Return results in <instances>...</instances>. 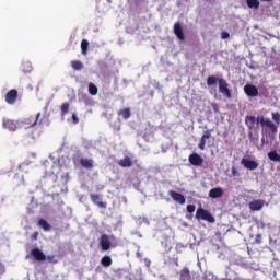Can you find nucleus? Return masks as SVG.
Listing matches in <instances>:
<instances>
[{
	"mask_svg": "<svg viewBox=\"0 0 280 280\" xmlns=\"http://www.w3.org/2000/svg\"><path fill=\"white\" fill-rule=\"evenodd\" d=\"M256 121H258V128L259 124L262 128H268V137L271 141H275V135H277V125H275V122L264 116H258L256 118Z\"/></svg>",
	"mask_w": 280,
	"mask_h": 280,
	"instance_id": "7ed1b4c3",
	"label": "nucleus"
},
{
	"mask_svg": "<svg viewBox=\"0 0 280 280\" xmlns=\"http://www.w3.org/2000/svg\"><path fill=\"white\" fill-rule=\"evenodd\" d=\"M71 67L74 71H82V69H84V63L80 60H72Z\"/></svg>",
	"mask_w": 280,
	"mask_h": 280,
	"instance_id": "5701e85b",
	"label": "nucleus"
},
{
	"mask_svg": "<svg viewBox=\"0 0 280 280\" xmlns=\"http://www.w3.org/2000/svg\"><path fill=\"white\" fill-rule=\"evenodd\" d=\"M196 220H203L206 222H210V224H213L215 222V218L211 215V212L209 210H205L203 208H198L195 215Z\"/></svg>",
	"mask_w": 280,
	"mask_h": 280,
	"instance_id": "20e7f679",
	"label": "nucleus"
},
{
	"mask_svg": "<svg viewBox=\"0 0 280 280\" xmlns=\"http://www.w3.org/2000/svg\"><path fill=\"white\" fill-rule=\"evenodd\" d=\"M81 52H82L83 56H86V54L89 52V40L82 39V42H81Z\"/></svg>",
	"mask_w": 280,
	"mask_h": 280,
	"instance_id": "bb28decb",
	"label": "nucleus"
},
{
	"mask_svg": "<svg viewBox=\"0 0 280 280\" xmlns=\"http://www.w3.org/2000/svg\"><path fill=\"white\" fill-rule=\"evenodd\" d=\"M244 92L248 97H257V95H259V90L257 89V86L252 84H246L244 86Z\"/></svg>",
	"mask_w": 280,
	"mask_h": 280,
	"instance_id": "9b49d317",
	"label": "nucleus"
},
{
	"mask_svg": "<svg viewBox=\"0 0 280 280\" xmlns=\"http://www.w3.org/2000/svg\"><path fill=\"white\" fill-rule=\"evenodd\" d=\"M245 125L247 126V135L250 143L257 145L259 143V120L255 116H246Z\"/></svg>",
	"mask_w": 280,
	"mask_h": 280,
	"instance_id": "f257e3e1",
	"label": "nucleus"
},
{
	"mask_svg": "<svg viewBox=\"0 0 280 280\" xmlns=\"http://www.w3.org/2000/svg\"><path fill=\"white\" fill-rule=\"evenodd\" d=\"M38 226H40V229H44V231H51V225L45 219L38 220Z\"/></svg>",
	"mask_w": 280,
	"mask_h": 280,
	"instance_id": "a878e982",
	"label": "nucleus"
},
{
	"mask_svg": "<svg viewBox=\"0 0 280 280\" xmlns=\"http://www.w3.org/2000/svg\"><path fill=\"white\" fill-rule=\"evenodd\" d=\"M174 34L178 38V40H185V33L183 32V26L180 22H176L174 24Z\"/></svg>",
	"mask_w": 280,
	"mask_h": 280,
	"instance_id": "4468645a",
	"label": "nucleus"
},
{
	"mask_svg": "<svg viewBox=\"0 0 280 280\" xmlns=\"http://www.w3.org/2000/svg\"><path fill=\"white\" fill-rule=\"evenodd\" d=\"M5 273V266H3V264L0 262V275H4Z\"/></svg>",
	"mask_w": 280,
	"mask_h": 280,
	"instance_id": "4c0bfd02",
	"label": "nucleus"
},
{
	"mask_svg": "<svg viewBox=\"0 0 280 280\" xmlns=\"http://www.w3.org/2000/svg\"><path fill=\"white\" fill-rule=\"evenodd\" d=\"M168 195L175 202H178V205H185V202H187V200L185 199V196H183V194H180V192L170 190Z\"/></svg>",
	"mask_w": 280,
	"mask_h": 280,
	"instance_id": "f8f14e48",
	"label": "nucleus"
},
{
	"mask_svg": "<svg viewBox=\"0 0 280 280\" xmlns=\"http://www.w3.org/2000/svg\"><path fill=\"white\" fill-rule=\"evenodd\" d=\"M49 261H51V259H54V256H48Z\"/></svg>",
	"mask_w": 280,
	"mask_h": 280,
	"instance_id": "37998d69",
	"label": "nucleus"
},
{
	"mask_svg": "<svg viewBox=\"0 0 280 280\" xmlns=\"http://www.w3.org/2000/svg\"><path fill=\"white\" fill-rule=\"evenodd\" d=\"M206 280H215V277L209 272V273H206Z\"/></svg>",
	"mask_w": 280,
	"mask_h": 280,
	"instance_id": "f704fd0d",
	"label": "nucleus"
},
{
	"mask_svg": "<svg viewBox=\"0 0 280 280\" xmlns=\"http://www.w3.org/2000/svg\"><path fill=\"white\" fill-rule=\"evenodd\" d=\"M179 279L180 280H191V270H189L187 267H184L179 271Z\"/></svg>",
	"mask_w": 280,
	"mask_h": 280,
	"instance_id": "412c9836",
	"label": "nucleus"
},
{
	"mask_svg": "<svg viewBox=\"0 0 280 280\" xmlns=\"http://www.w3.org/2000/svg\"><path fill=\"white\" fill-rule=\"evenodd\" d=\"M232 176H240V172H237V168H235V166L232 167Z\"/></svg>",
	"mask_w": 280,
	"mask_h": 280,
	"instance_id": "e433bc0d",
	"label": "nucleus"
},
{
	"mask_svg": "<svg viewBox=\"0 0 280 280\" xmlns=\"http://www.w3.org/2000/svg\"><path fill=\"white\" fill-rule=\"evenodd\" d=\"M275 275H277V272H276V271H273V276H275Z\"/></svg>",
	"mask_w": 280,
	"mask_h": 280,
	"instance_id": "a18cd8bd",
	"label": "nucleus"
},
{
	"mask_svg": "<svg viewBox=\"0 0 280 280\" xmlns=\"http://www.w3.org/2000/svg\"><path fill=\"white\" fill-rule=\"evenodd\" d=\"M207 139H211L210 130H206L203 132V135L201 136L199 144H198L199 150H205V148L207 147Z\"/></svg>",
	"mask_w": 280,
	"mask_h": 280,
	"instance_id": "2eb2a0df",
	"label": "nucleus"
},
{
	"mask_svg": "<svg viewBox=\"0 0 280 280\" xmlns=\"http://www.w3.org/2000/svg\"><path fill=\"white\" fill-rule=\"evenodd\" d=\"M256 242H257V244H261V235L258 234L256 236Z\"/></svg>",
	"mask_w": 280,
	"mask_h": 280,
	"instance_id": "a19ab883",
	"label": "nucleus"
},
{
	"mask_svg": "<svg viewBox=\"0 0 280 280\" xmlns=\"http://www.w3.org/2000/svg\"><path fill=\"white\" fill-rule=\"evenodd\" d=\"M144 264H145L147 268H150V266L152 265V261H150L149 258H144Z\"/></svg>",
	"mask_w": 280,
	"mask_h": 280,
	"instance_id": "ea45409f",
	"label": "nucleus"
},
{
	"mask_svg": "<svg viewBox=\"0 0 280 280\" xmlns=\"http://www.w3.org/2000/svg\"><path fill=\"white\" fill-rule=\"evenodd\" d=\"M242 165L246 168V170H257L259 167V163H257V161L255 160H249L246 158H243L241 161Z\"/></svg>",
	"mask_w": 280,
	"mask_h": 280,
	"instance_id": "1a4fd4ad",
	"label": "nucleus"
},
{
	"mask_svg": "<svg viewBox=\"0 0 280 280\" xmlns=\"http://www.w3.org/2000/svg\"><path fill=\"white\" fill-rule=\"evenodd\" d=\"M266 144H268V140H266V137H261V143L259 144V143H257V144H255L256 145V148H257V150H264V147L266 145Z\"/></svg>",
	"mask_w": 280,
	"mask_h": 280,
	"instance_id": "c756f323",
	"label": "nucleus"
},
{
	"mask_svg": "<svg viewBox=\"0 0 280 280\" xmlns=\"http://www.w3.org/2000/svg\"><path fill=\"white\" fill-rule=\"evenodd\" d=\"M38 119H40V113H37L35 116H28L24 119L23 124L26 128H34L38 124Z\"/></svg>",
	"mask_w": 280,
	"mask_h": 280,
	"instance_id": "0eeeda50",
	"label": "nucleus"
},
{
	"mask_svg": "<svg viewBox=\"0 0 280 280\" xmlns=\"http://www.w3.org/2000/svg\"><path fill=\"white\" fill-rule=\"evenodd\" d=\"M31 240H38V232H34L32 235H31Z\"/></svg>",
	"mask_w": 280,
	"mask_h": 280,
	"instance_id": "58836bf2",
	"label": "nucleus"
},
{
	"mask_svg": "<svg viewBox=\"0 0 280 280\" xmlns=\"http://www.w3.org/2000/svg\"><path fill=\"white\" fill-rule=\"evenodd\" d=\"M247 2V7L250 8V9H255V10H258L259 8V0H246Z\"/></svg>",
	"mask_w": 280,
	"mask_h": 280,
	"instance_id": "cd10ccee",
	"label": "nucleus"
},
{
	"mask_svg": "<svg viewBox=\"0 0 280 280\" xmlns=\"http://www.w3.org/2000/svg\"><path fill=\"white\" fill-rule=\"evenodd\" d=\"M101 264L102 266H104V268H108L113 266V258H110V256H103L101 259Z\"/></svg>",
	"mask_w": 280,
	"mask_h": 280,
	"instance_id": "b1692460",
	"label": "nucleus"
},
{
	"mask_svg": "<svg viewBox=\"0 0 280 280\" xmlns=\"http://www.w3.org/2000/svg\"><path fill=\"white\" fill-rule=\"evenodd\" d=\"M72 121H73V124H79L80 122V119L78 118V115L72 114Z\"/></svg>",
	"mask_w": 280,
	"mask_h": 280,
	"instance_id": "c9c22d12",
	"label": "nucleus"
},
{
	"mask_svg": "<svg viewBox=\"0 0 280 280\" xmlns=\"http://www.w3.org/2000/svg\"><path fill=\"white\" fill-rule=\"evenodd\" d=\"M118 117H122V119H130L132 113L130 112L129 107H125L117 112Z\"/></svg>",
	"mask_w": 280,
	"mask_h": 280,
	"instance_id": "4be33fe9",
	"label": "nucleus"
},
{
	"mask_svg": "<svg viewBox=\"0 0 280 280\" xmlns=\"http://www.w3.org/2000/svg\"><path fill=\"white\" fill-rule=\"evenodd\" d=\"M93 163H94L93 159H84V158H82L80 160V165L82 167H84V170H93V167H94Z\"/></svg>",
	"mask_w": 280,
	"mask_h": 280,
	"instance_id": "6ab92c4d",
	"label": "nucleus"
},
{
	"mask_svg": "<svg viewBox=\"0 0 280 280\" xmlns=\"http://www.w3.org/2000/svg\"><path fill=\"white\" fill-rule=\"evenodd\" d=\"M272 119L276 124H280V114L279 113H272Z\"/></svg>",
	"mask_w": 280,
	"mask_h": 280,
	"instance_id": "2f4dec72",
	"label": "nucleus"
},
{
	"mask_svg": "<svg viewBox=\"0 0 280 280\" xmlns=\"http://www.w3.org/2000/svg\"><path fill=\"white\" fill-rule=\"evenodd\" d=\"M265 201L262 199H255L249 202L250 211H261L264 209Z\"/></svg>",
	"mask_w": 280,
	"mask_h": 280,
	"instance_id": "ddd939ff",
	"label": "nucleus"
},
{
	"mask_svg": "<svg viewBox=\"0 0 280 280\" xmlns=\"http://www.w3.org/2000/svg\"><path fill=\"white\" fill-rule=\"evenodd\" d=\"M188 161L190 165H194L195 167H202V164L205 163V159H202L198 153L190 154L188 156Z\"/></svg>",
	"mask_w": 280,
	"mask_h": 280,
	"instance_id": "39448f33",
	"label": "nucleus"
},
{
	"mask_svg": "<svg viewBox=\"0 0 280 280\" xmlns=\"http://www.w3.org/2000/svg\"><path fill=\"white\" fill-rule=\"evenodd\" d=\"M2 126L5 130H10L11 132H14L18 128L16 120L12 119H4Z\"/></svg>",
	"mask_w": 280,
	"mask_h": 280,
	"instance_id": "dca6fc26",
	"label": "nucleus"
},
{
	"mask_svg": "<svg viewBox=\"0 0 280 280\" xmlns=\"http://www.w3.org/2000/svg\"><path fill=\"white\" fill-rule=\"evenodd\" d=\"M90 198L93 205H96V207H100V209H106L107 203L102 201V195L92 194L90 195Z\"/></svg>",
	"mask_w": 280,
	"mask_h": 280,
	"instance_id": "6e6552de",
	"label": "nucleus"
},
{
	"mask_svg": "<svg viewBox=\"0 0 280 280\" xmlns=\"http://www.w3.org/2000/svg\"><path fill=\"white\" fill-rule=\"evenodd\" d=\"M97 85L94 83H89V93L90 95H97Z\"/></svg>",
	"mask_w": 280,
	"mask_h": 280,
	"instance_id": "c85d7f7f",
	"label": "nucleus"
},
{
	"mask_svg": "<svg viewBox=\"0 0 280 280\" xmlns=\"http://www.w3.org/2000/svg\"><path fill=\"white\" fill-rule=\"evenodd\" d=\"M100 246H101L102 250H110V237L107 234L101 235Z\"/></svg>",
	"mask_w": 280,
	"mask_h": 280,
	"instance_id": "9d476101",
	"label": "nucleus"
},
{
	"mask_svg": "<svg viewBox=\"0 0 280 280\" xmlns=\"http://www.w3.org/2000/svg\"><path fill=\"white\" fill-rule=\"evenodd\" d=\"M268 159H269L270 161L280 163V155H279V153L277 152V150L270 151V152L268 153Z\"/></svg>",
	"mask_w": 280,
	"mask_h": 280,
	"instance_id": "393cba45",
	"label": "nucleus"
},
{
	"mask_svg": "<svg viewBox=\"0 0 280 280\" xmlns=\"http://www.w3.org/2000/svg\"><path fill=\"white\" fill-rule=\"evenodd\" d=\"M16 100H19V91H16L15 89L10 90L5 94L7 104H10L12 106V105L16 104Z\"/></svg>",
	"mask_w": 280,
	"mask_h": 280,
	"instance_id": "423d86ee",
	"label": "nucleus"
},
{
	"mask_svg": "<svg viewBox=\"0 0 280 280\" xmlns=\"http://www.w3.org/2000/svg\"><path fill=\"white\" fill-rule=\"evenodd\" d=\"M175 266H177V267L179 266V265H178V259L175 260Z\"/></svg>",
	"mask_w": 280,
	"mask_h": 280,
	"instance_id": "c03bdc74",
	"label": "nucleus"
},
{
	"mask_svg": "<svg viewBox=\"0 0 280 280\" xmlns=\"http://www.w3.org/2000/svg\"><path fill=\"white\" fill-rule=\"evenodd\" d=\"M137 257L141 258V253L137 252Z\"/></svg>",
	"mask_w": 280,
	"mask_h": 280,
	"instance_id": "79ce46f5",
	"label": "nucleus"
},
{
	"mask_svg": "<svg viewBox=\"0 0 280 280\" xmlns=\"http://www.w3.org/2000/svg\"><path fill=\"white\" fill-rule=\"evenodd\" d=\"M215 84H219V92H221L224 97H228V100H231L233 95L231 94V90L229 89V82L224 79H218L215 75H209L207 78V85L208 86H215Z\"/></svg>",
	"mask_w": 280,
	"mask_h": 280,
	"instance_id": "f03ea898",
	"label": "nucleus"
},
{
	"mask_svg": "<svg viewBox=\"0 0 280 280\" xmlns=\"http://www.w3.org/2000/svg\"><path fill=\"white\" fill-rule=\"evenodd\" d=\"M67 113H69V103H63L61 105V115L65 116Z\"/></svg>",
	"mask_w": 280,
	"mask_h": 280,
	"instance_id": "7c9ffc66",
	"label": "nucleus"
},
{
	"mask_svg": "<svg viewBox=\"0 0 280 280\" xmlns=\"http://www.w3.org/2000/svg\"><path fill=\"white\" fill-rule=\"evenodd\" d=\"M209 198H222V196H224V189L220 188V187H215L210 189L209 194H208Z\"/></svg>",
	"mask_w": 280,
	"mask_h": 280,
	"instance_id": "a211bd4d",
	"label": "nucleus"
},
{
	"mask_svg": "<svg viewBox=\"0 0 280 280\" xmlns=\"http://www.w3.org/2000/svg\"><path fill=\"white\" fill-rule=\"evenodd\" d=\"M187 211H188V213H194V211H196V206H194V205H188V206H187Z\"/></svg>",
	"mask_w": 280,
	"mask_h": 280,
	"instance_id": "72a5a7b5",
	"label": "nucleus"
},
{
	"mask_svg": "<svg viewBox=\"0 0 280 280\" xmlns=\"http://www.w3.org/2000/svg\"><path fill=\"white\" fill-rule=\"evenodd\" d=\"M221 38H222L223 40H226V38H231V34H229V32H222V33H221Z\"/></svg>",
	"mask_w": 280,
	"mask_h": 280,
	"instance_id": "473e14b6",
	"label": "nucleus"
},
{
	"mask_svg": "<svg viewBox=\"0 0 280 280\" xmlns=\"http://www.w3.org/2000/svg\"><path fill=\"white\" fill-rule=\"evenodd\" d=\"M118 165L120 167H132L133 163H132V158L130 156H125L124 159L118 161Z\"/></svg>",
	"mask_w": 280,
	"mask_h": 280,
	"instance_id": "aec40b11",
	"label": "nucleus"
},
{
	"mask_svg": "<svg viewBox=\"0 0 280 280\" xmlns=\"http://www.w3.org/2000/svg\"><path fill=\"white\" fill-rule=\"evenodd\" d=\"M31 254L34 259H36V261H45V259H47V256H45L43 250H40L39 248H33Z\"/></svg>",
	"mask_w": 280,
	"mask_h": 280,
	"instance_id": "f3484780",
	"label": "nucleus"
}]
</instances>
